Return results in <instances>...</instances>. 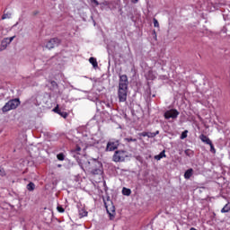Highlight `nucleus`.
Returning a JSON list of instances; mask_svg holds the SVG:
<instances>
[{
  "label": "nucleus",
  "instance_id": "nucleus-21",
  "mask_svg": "<svg viewBox=\"0 0 230 230\" xmlns=\"http://www.w3.org/2000/svg\"><path fill=\"white\" fill-rule=\"evenodd\" d=\"M91 172L93 173V175H100V173H102V169L100 168L92 169Z\"/></svg>",
  "mask_w": 230,
  "mask_h": 230
},
{
  "label": "nucleus",
  "instance_id": "nucleus-9",
  "mask_svg": "<svg viewBox=\"0 0 230 230\" xmlns=\"http://www.w3.org/2000/svg\"><path fill=\"white\" fill-rule=\"evenodd\" d=\"M164 116L165 119H170V118H172V119H176V118L179 117V111L175 109H172L165 111Z\"/></svg>",
  "mask_w": 230,
  "mask_h": 230
},
{
  "label": "nucleus",
  "instance_id": "nucleus-37",
  "mask_svg": "<svg viewBox=\"0 0 230 230\" xmlns=\"http://www.w3.org/2000/svg\"><path fill=\"white\" fill-rule=\"evenodd\" d=\"M13 39H15V36L8 38L9 44H12V41L13 40Z\"/></svg>",
  "mask_w": 230,
  "mask_h": 230
},
{
  "label": "nucleus",
  "instance_id": "nucleus-25",
  "mask_svg": "<svg viewBox=\"0 0 230 230\" xmlns=\"http://www.w3.org/2000/svg\"><path fill=\"white\" fill-rule=\"evenodd\" d=\"M11 17H12V13H6L3 14L2 20L4 21V19H10Z\"/></svg>",
  "mask_w": 230,
  "mask_h": 230
},
{
  "label": "nucleus",
  "instance_id": "nucleus-19",
  "mask_svg": "<svg viewBox=\"0 0 230 230\" xmlns=\"http://www.w3.org/2000/svg\"><path fill=\"white\" fill-rule=\"evenodd\" d=\"M27 190L28 191H33L35 190V183L31 181L29 184H27Z\"/></svg>",
  "mask_w": 230,
  "mask_h": 230
},
{
  "label": "nucleus",
  "instance_id": "nucleus-44",
  "mask_svg": "<svg viewBox=\"0 0 230 230\" xmlns=\"http://www.w3.org/2000/svg\"><path fill=\"white\" fill-rule=\"evenodd\" d=\"M179 230V229H178Z\"/></svg>",
  "mask_w": 230,
  "mask_h": 230
},
{
  "label": "nucleus",
  "instance_id": "nucleus-10",
  "mask_svg": "<svg viewBox=\"0 0 230 230\" xmlns=\"http://www.w3.org/2000/svg\"><path fill=\"white\" fill-rule=\"evenodd\" d=\"M8 45H10V41H8V38H4L1 42L0 51H4L8 48Z\"/></svg>",
  "mask_w": 230,
  "mask_h": 230
},
{
  "label": "nucleus",
  "instance_id": "nucleus-35",
  "mask_svg": "<svg viewBox=\"0 0 230 230\" xmlns=\"http://www.w3.org/2000/svg\"><path fill=\"white\" fill-rule=\"evenodd\" d=\"M91 3L95 4V6H100V2H98V0H91Z\"/></svg>",
  "mask_w": 230,
  "mask_h": 230
},
{
  "label": "nucleus",
  "instance_id": "nucleus-42",
  "mask_svg": "<svg viewBox=\"0 0 230 230\" xmlns=\"http://www.w3.org/2000/svg\"><path fill=\"white\" fill-rule=\"evenodd\" d=\"M58 168H62V164H58Z\"/></svg>",
  "mask_w": 230,
  "mask_h": 230
},
{
  "label": "nucleus",
  "instance_id": "nucleus-38",
  "mask_svg": "<svg viewBox=\"0 0 230 230\" xmlns=\"http://www.w3.org/2000/svg\"><path fill=\"white\" fill-rule=\"evenodd\" d=\"M101 4H102L103 6H109V2L108 1H104Z\"/></svg>",
  "mask_w": 230,
  "mask_h": 230
},
{
  "label": "nucleus",
  "instance_id": "nucleus-40",
  "mask_svg": "<svg viewBox=\"0 0 230 230\" xmlns=\"http://www.w3.org/2000/svg\"><path fill=\"white\" fill-rule=\"evenodd\" d=\"M106 106L109 108V109H111V103H106Z\"/></svg>",
  "mask_w": 230,
  "mask_h": 230
},
{
  "label": "nucleus",
  "instance_id": "nucleus-34",
  "mask_svg": "<svg viewBox=\"0 0 230 230\" xmlns=\"http://www.w3.org/2000/svg\"><path fill=\"white\" fill-rule=\"evenodd\" d=\"M94 166H96V168H100L102 167V163L98 162V161H94Z\"/></svg>",
  "mask_w": 230,
  "mask_h": 230
},
{
  "label": "nucleus",
  "instance_id": "nucleus-30",
  "mask_svg": "<svg viewBox=\"0 0 230 230\" xmlns=\"http://www.w3.org/2000/svg\"><path fill=\"white\" fill-rule=\"evenodd\" d=\"M58 213H64L66 209L62 206H58L57 208Z\"/></svg>",
  "mask_w": 230,
  "mask_h": 230
},
{
  "label": "nucleus",
  "instance_id": "nucleus-7",
  "mask_svg": "<svg viewBox=\"0 0 230 230\" xmlns=\"http://www.w3.org/2000/svg\"><path fill=\"white\" fill-rule=\"evenodd\" d=\"M60 44H62V40L58 38H52L47 42L46 48L47 49H53V48H57L60 46Z\"/></svg>",
  "mask_w": 230,
  "mask_h": 230
},
{
  "label": "nucleus",
  "instance_id": "nucleus-23",
  "mask_svg": "<svg viewBox=\"0 0 230 230\" xmlns=\"http://www.w3.org/2000/svg\"><path fill=\"white\" fill-rule=\"evenodd\" d=\"M57 159L58 161H64V159H66V155H64V153H59L57 155Z\"/></svg>",
  "mask_w": 230,
  "mask_h": 230
},
{
  "label": "nucleus",
  "instance_id": "nucleus-16",
  "mask_svg": "<svg viewBox=\"0 0 230 230\" xmlns=\"http://www.w3.org/2000/svg\"><path fill=\"white\" fill-rule=\"evenodd\" d=\"M132 193V190L130 189L123 188L122 189V195H125L126 197H130V194Z\"/></svg>",
  "mask_w": 230,
  "mask_h": 230
},
{
  "label": "nucleus",
  "instance_id": "nucleus-13",
  "mask_svg": "<svg viewBox=\"0 0 230 230\" xmlns=\"http://www.w3.org/2000/svg\"><path fill=\"white\" fill-rule=\"evenodd\" d=\"M193 175V170L191 168L188 169L184 173V179H191Z\"/></svg>",
  "mask_w": 230,
  "mask_h": 230
},
{
  "label": "nucleus",
  "instance_id": "nucleus-2",
  "mask_svg": "<svg viewBox=\"0 0 230 230\" xmlns=\"http://www.w3.org/2000/svg\"><path fill=\"white\" fill-rule=\"evenodd\" d=\"M81 151H82V147H80V146H76L75 148L72 149L71 153L73 157H75V159L77 160L79 166L82 168V170H84V167L89 168L91 162H89V160L78 159V156H76V154H78V152H81Z\"/></svg>",
  "mask_w": 230,
  "mask_h": 230
},
{
  "label": "nucleus",
  "instance_id": "nucleus-18",
  "mask_svg": "<svg viewBox=\"0 0 230 230\" xmlns=\"http://www.w3.org/2000/svg\"><path fill=\"white\" fill-rule=\"evenodd\" d=\"M124 141H127V143H137V138H133L132 137H128L124 138Z\"/></svg>",
  "mask_w": 230,
  "mask_h": 230
},
{
  "label": "nucleus",
  "instance_id": "nucleus-20",
  "mask_svg": "<svg viewBox=\"0 0 230 230\" xmlns=\"http://www.w3.org/2000/svg\"><path fill=\"white\" fill-rule=\"evenodd\" d=\"M184 154H185V155H187L188 157H193V155H194L193 150H191V149H186V150L184 151Z\"/></svg>",
  "mask_w": 230,
  "mask_h": 230
},
{
  "label": "nucleus",
  "instance_id": "nucleus-11",
  "mask_svg": "<svg viewBox=\"0 0 230 230\" xmlns=\"http://www.w3.org/2000/svg\"><path fill=\"white\" fill-rule=\"evenodd\" d=\"M199 139L200 141H202V143H205V145H211L213 142L211 141V139H209L208 137V136L204 135V134H201L199 136Z\"/></svg>",
  "mask_w": 230,
  "mask_h": 230
},
{
  "label": "nucleus",
  "instance_id": "nucleus-3",
  "mask_svg": "<svg viewBox=\"0 0 230 230\" xmlns=\"http://www.w3.org/2000/svg\"><path fill=\"white\" fill-rule=\"evenodd\" d=\"M21 105V100L19 98L12 99L8 102L4 104L2 108L3 112H8V111H13V109H17Z\"/></svg>",
  "mask_w": 230,
  "mask_h": 230
},
{
  "label": "nucleus",
  "instance_id": "nucleus-31",
  "mask_svg": "<svg viewBox=\"0 0 230 230\" xmlns=\"http://www.w3.org/2000/svg\"><path fill=\"white\" fill-rule=\"evenodd\" d=\"M153 22L155 28H159V22L157 21V19L154 18Z\"/></svg>",
  "mask_w": 230,
  "mask_h": 230
},
{
  "label": "nucleus",
  "instance_id": "nucleus-26",
  "mask_svg": "<svg viewBox=\"0 0 230 230\" xmlns=\"http://www.w3.org/2000/svg\"><path fill=\"white\" fill-rule=\"evenodd\" d=\"M58 114H59V116H61V118H67V116H68V114H67V112H66V111H59V113H58Z\"/></svg>",
  "mask_w": 230,
  "mask_h": 230
},
{
  "label": "nucleus",
  "instance_id": "nucleus-1",
  "mask_svg": "<svg viewBox=\"0 0 230 230\" xmlns=\"http://www.w3.org/2000/svg\"><path fill=\"white\" fill-rule=\"evenodd\" d=\"M128 93V77L127 76V75H119L118 98L120 103L127 102Z\"/></svg>",
  "mask_w": 230,
  "mask_h": 230
},
{
  "label": "nucleus",
  "instance_id": "nucleus-14",
  "mask_svg": "<svg viewBox=\"0 0 230 230\" xmlns=\"http://www.w3.org/2000/svg\"><path fill=\"white\" fill-rule=\"evenodd\" d=\"M163 157H166V154H165L164 150H163L159 155H155V159L156 161H161V159H163Z\"/></svg>",
  "mask_w": 230,
  "mask_h": 230
},
{
  "label": "nucleus",
  "instance_id": "nucleus-27",
  "mask_svg": "<svg viewBox=\"0 0 230 230\" xmlns=\"http://www.w3.org/2000/svg\"><path fill=\"white\" fill-rule=\"evenodd\" d=\"M188 137V130H185L181 135V139H186Z\"/></svg>",
  "mask_w": 230,
  "mask_h": 230
},
{
  "label": "nucleus",
  "instance_id": "nucleus-5",
  "mask_svg": "<svg viewBox=\"0 0 230 230\" xmlns=\"http://www.w3.org/2000/svg\"><path fill=\"white\" fill-rule=\"evenodd\" d=\"M127 151L125 150H117L115 151L113 156H112V161L114 163H123L125 159H127Z\"/></svg>",
  "mask_w": 230,
  "mask_h": 230
},
{
  "label": "nucleus",
  "instance_id": "nucleus-43",
  "mask_svg": "<svg viewBox=\"0 0 230 230\" xmlns=\"http://www.w3.org/2000/svg\"><path fill=\"white\" fill-rule=\"evenodd\" d=\"M17 24H19V22H16V23L13 25V28H15V26H17Z\"/></svg>",
  "mask_w": 230,
  "mask_h": 230
},
{
  "label": "nucleus",
  "instance_id": "nucleus-17",
  "mask_svg": "<svg viewBox=\"0 0 230 230\" xmlns=\"http://www.w3.org/2000/svg\"><path fill=\"white\" fill-rule=\"evenodd\" d=\"M230 211V203L228 202L226 206L221 209V213H229Z\"/></svg>",
  "mask_w": 230,
  "mask_h": 230
},
{
  "label": "nucleus",
  "instance_id": "nucleus-6",
  "mask_svg": "<svg viewBox=\"0 0 230 230\" xmlns=\"http://www.w3.org/2000/svg\"><path fill=\"white\" fill-rule=\"evenodd\" d=\"M118 146H119V140L112 138L108 141L105 152H114L118 150Z\"/></svg>",
  "mask_w": 230,
  "mask_h": 230
},
{
  "label": "nucleus",
  "instance_id": "nucleus-33",
  "mask_svg": "<svg viewBox=\"0 0 230 230\" xmlns=\"http://www.w3.org/2000/svg\"><path fill=\"white\" fill-rule=\"evenodd\" d=\"M136 160L138 161L139 163H143V157L141 155H137L135 156Z\"/></svg>",
  "mask_w": 230,
  "mask_h": 230
},
{
  "label": "nucleus",
  "instance_id": "nucleus-12",
  "mask_svg": "<svg viewBox=\"0 0 230 230\" xmlns=\"http://www.w3.org/2000/svg\"><path fill=\"white\" fill-rule=\"evenodd\" d=\"M221 33H226L227 37H230V23H227L223 27Z\"/></svg>",
  "mask_w": 230,
  "mask_h": 230
},
{
  "label": "nucleus",
  "instance_id": "nucleus-41",
  "mask_svg": "<svg viewBox=\"0 0 230 230\" xmlns=\"http://www.w3.org/2000/svg\"><path fill=\"white\" fill-rule=\"evenodd\" d=\"M39 13V11H36L33 13V15H37Z\"/></svg>",
  "mask_w": 230,
  "mask_h": 230
},
{
  "label": "nucleus",
  "instance_id": "nucleus-28",
  "mask_svg": "<svg viewBox=\"0 0 230 230\" xmlns=\"http://www.w3.org/2000/svg\"><path fill=\"white\" fill-rule=\"evenodd\" d=\"M210 146V152L212 154H216L217 153V149H215V146H213V142L211 143V145H209Z\"/></svg>",
  "mask_w": 230,
  "mask_h": 230
},
{
  "label": "nucleus",
  "instance_id": "nucleus-22",
  "mask_svg": "<svg viewBox=\"0 0 230 230\" xmlns=\"http://www.w3.org/2000/svg\"><path fill=\"white\" fill-rule=\"evenodd\" d=\"M79 217L81 218H84V217H87V211H85L84 208L79 209Z\"/></svg>",
  "mask_w": 230,
  "mask_h": 230
},
{
  "label": "nucleus",
  "instance_id": "nucleus-32",
  "mask_svg": "<svg viewBox=\"0 0 230 230\" xmlns=\"http://www.w3.org/2000/svg\"><path fill=\"white\" fill-rule=\"evenodd\" d=\"M0 175L1 177H4V175H6V172H4V169L0 167Z\"/></svg>",
  "mask_w": 230,
  "mask_h": 230
},
{
  "label": "nucleus",
  "instance_id": "nucleus-15",
  "mask_svg": "<svg viewBox=\"0 0 230 230\" xmlns=\"http://www.w3.org/2000/svg\"><path fill=\"white\" fill-rule=\"evenodd\" d=\"M89 62H90V64H92V66H93V67H94V69H96V67H98V61L96 60L95 58H90Z\"/></svg>",
  "mask_w": 230,
  "mask_h": 230
},
{
  "label": "nucleus",
  "instance_id": "nucleus-29",
  "mask_svg": "<svg viewBox=\"0 0 230 230\" xmlns=\"http://www.w3.org/2000/svg\"><path fill=\"white\" fill-rule=\"evenodd\" d=\"M138 136H140L141 137H148V132L144 131L142 133H139Z\"/></svg>",
  "mask_w": 230,
  "mask_h": 230
},
{
  "label": "nucleus",
  "instance_id": "nucleus-39",
  "mask_svg": "<svg viewBox=\"0 0 230 230\" xmlns=\"http://www.w3.org/2000/svg\"><path fill=\"white\" fill-rule=\"evenodd\" d=\"M131 1H132V3H134V4H136L137 3L139 2V0H131Z\"/></svg>",
  "mask_w": 230,
  "mask_h": 230
},
{
  "label": "nucleus",
  "instance_id": "nucleus-4",
  "mask_svg": "<svg viewBox=\"0 0 230 230\" xmlns=\"http://www.w3.org/2000/svg\"><path fill=\"white\" fill-rule=\"evenodd\" d=\"M103 202L106 208V211L110 216L111 220H112L116 215V207H114V203H112V200H111L110 198L107 199V201L103 200Z\"/></svg>",
  "mask_w": 230,
  "mask_h": 230
},
{
  "label": "nucleus",
  "instance_id": "nucleus-8",
  "mask_svg": "<svg viewBox=\"0 0 230 230\" xmlns=\"http://www.w3.org/2000/svg\"><path fill=\"white\" fill-rule=\"evenodd\" d=\"M209 4L212 5L213 10H220L222 6H226V0H210Z\"/></svg>",
  "mask_w": 230,
  "mask_h": 230
},
{
  "label": "nucleus",
  "instance_id": "nucleus-36",
  "mask_svg": "<svg viewBox=\"0 0 230 230\" xmlns=\"http://www.w3.org/2000/svg\"><path fill=\"white\" fill-rule=\"evenodd\" d=\"M57 114H58L60 112V108H58V105H57V107H55V109L53 110Z\"/></svg>",
  "mask_w": 230,
  "mask_h": 230
},
{
  "label": "nucleus",
  "instance_id": "nucleus-24",
  "mask_svg": "<svg viewBox=\"0 0 230 230\" xmlns=\"http://www.w3.org/2000/svg\"><path fill=\"white\" fill-rule=\"evenodd\" d=\"M158 134H159V130H156L155 132H148V135H147V137H150V138H152V137H155V136H158Z\"/></svg>",
  "mask_w": 230,
  "mask_h": 230
}]
</instances>
